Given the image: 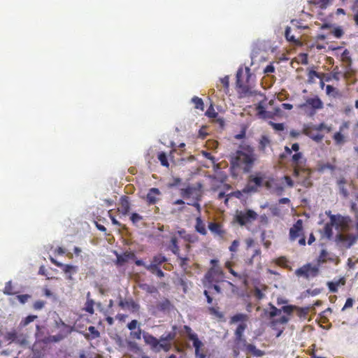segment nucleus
<instances>
[{
  "label": "nucleus",
  "instance_id": "nucleus-57",
  "mask_svg": "<svg viewBox=\"0 0 358 358\" xmlns=\"http://www.w3.org/2000/svg\"><path fill=\"white\" fill-rule=\"evenodd\" d=\"M12 289H13L12 282H11V280H10L6 283L5 288L3 289V293L8 296L13 295V292Z\"/></svg>",
  "mask_w": 358,
  "mask_h": 358
},
{
  "label": "nucleus",
  "instance_id": "nucleus-35",
  "mask_svg": "<svg viewBox=\"0 0 358 358\" xmlns=\"http://www.w3.org/2000/svg\"><path fill=\"white\" fill-rule=\"evenodd\" d=\"M141 289L145 291L146 292L149 294H158V289L154 285H150L146 283L141 284L140 285Z\"/></svg>",
  "mask_w": 358,
  "mask_h": 358
},
{
  "label": "nucleus",
  "instance_id": "nucleus-11",
  "mask_svg": "<svg viewBox=\"0 0 358 358\" xmlns=\"http://www.w3.org/2000/svg\"><path fill=\"white\" fill-rule=\"evenodd\" d=\"M303 231V221L297 220L294 224L289 229V239L293 241L301 236Z\"/></svg>",
  "mask_w": 358,
  "mask_h": 358
},
{
  "label": "nucleus",
  "instance_id": "nucleus-47",
  "mask_svg": "<svg viewBox=\"0 0 358 358\" xmlns=\"http://www.w3.org/2000/svg\"><path fill=\"white\" fill-rule=\"evenodd\" d=\"M201 196L197 195L195 198H193L192 200L187 201L186 203L189 206H192L196 208V210L200 212L201 210V206L199 203V201L200 200Z\"/></svg>",
  "mask_w": 358,
  "mask_h": 358
},
{
  "label": "nucleus",
  "instance_id": "nucleus-27",
  "mask_svg": "<svg viewBox=\"0 0 358 358\" xmlns=\"http://www.w3.org/2000/svg\"><path fill=\"white\" fill-rule=\"evenodd\" d=\"M87 329L89 331L90 334H84L85 338L86 339H95L100 336L99 331L96 329V328L94 326H90Z\"/></svg>",
  "mask_w": 358,
  "mask_h": 358
},
{
  "label": "nucleus",
  "instance_id": "nucleus-38",
  "mask_svg": "<svg viewBox=\"0 0 358 358\" xmlns=\"http://www.w3.org/2000/svg\"><path fill=\"white\" fill-rule=\"evenodd\" d=\"M338 68L336 67L334 69L333 73L331 75L326 74L324 76V80L326 82H330L332 79L336 80H339V73L340 72L338 71Z\"/></svg>",
  "mask_w": 358,
  "mask_h": 358
},
{
  "label": "nucleus",
  "instance_id": "nucleus-31",
  "mask_svg": "<svg viewBox=\"0 0 358 358\" xmlns=\"http://www.w3.org/2000/svg\"><path fill=\"white\" fill-rule=\"evenodd\" d=\"M64 340L63 336L62 335L57 334L55 335H50L48 336L44 337L43 343H57Z\"/></svg>",
  "mask_w": 358,
  "mask_h": 358
},
{
  "label": "nucleus",
  "instance_id": "nucleus-3",
  "mask_svg": "<svg viewBox=\"0 0 358 358\" xmlns=\"http://www.w3.org/2000/svg\"><path fill=\"white\" fill-rule=\"evenodd\" d=\"M324 107V103L318 96L306 99L304 103H300L297 108L303 110L307 116L313 117L318 110Z\"/></svg>",
  "mask_w": 358,
  "mask_h": 358
},
{
  "label": "nucleus",
  "instance_id": "nucleus-49",
  "mask_svg": "<svg viewBox=\"0 0 358 358\" xmlns=\"http://www.w3.org/2000/svg\"><path fill=\"white\" fill-rule=\"evenodd\" d=\"M333 138L336 143V144L338 145L343 144L345 141V137L341 131L336 132L334 134Z\"/></svg>",
  "mask_w": 358,
  "mask_h": 358
},
{
  "label": "nucleus",
  "instance_id": "nucleus-4",
  "mask_svg": "<svg viewBox=\"0 0 358 358\" xmlns=\"http://www.w3.org/2000/svg\"><path fill=\"white\" fill-rule=\"evenodd\" d=\"M258 214L250 208H245L243 210H237L234 216V221L240 226L243 227L256 220Z\"/></svg>",
  "mask_w": 358,
  "mask_h": 358
},
{
  "label": "nucleus",
  "instance_id": "nucleus-36",
  "mask_svg": "<svg viewBox=\"0 0 358 358\" xmlns=\"http://www.w3.org/2000/svg\"><path fill=\"white\" fill-rule=\"evenodd\" d=\"M208 311H209L210 315L215 316V317H217L220 320H224V313L220 312V311H219L217 308H216L215 307H213V306H210V307H208Z\"/></svg>",
  "mask_w": 358,
  "mask_h": 358
},
{
  "label": "nucleus",
  "instance_id": "nucleus-16",
  "mask_svg": "<svg viewBox=\"0 0 358 358\" xmlns=\"http://www.w3.org/2000/svg\"><path fill=\"white\" fill-rule=\"evenodd\" d=\"M168 261L166 257L162 254H159L153 257L151 263L146 266V269H150L154 266H160L163 263Z\"/></svg>",
  "mask_w": 358,
  "mask_h": 358
},
{
  "label": "nucleus",
  "instance_id": "nucleus-42",
  "mask_svg": "<svg viewBox=\"0 0 358 358\" xmlns=\"http://www.w3.org/2000/svg\"><path fill=\"white\" fill-rule=\"evenodd\" d=\"M157 158L163 166H165V167L169 166V160H168V157L165 152H159Z\"/></svg>",
  "mask_w": 358,
  "mask_h": 358
},
{
  "label": "nucleus",
  "instance_id": "nucleus-50",
  "mask_svg": "<svg viewBox=\"0 0 358 358\" xmlns=\"http://www.w3.org/2000/svg\"><path fill=\"white\" fill-rule=\"evenodd\" d=\"M289 318L286 315H281L278 319H274L272 320V325H275L277 324H285L288 322Z\"/></svg>",
  "mask_w": 358,
  "mask_h": 358
},
{
  "label": "nucleus",
  "instance_id": "nucleus-58",
  "mask_svg": "<svg viewBox=\"0 0 358 358\" xmlns=\"http://www.w3.org/2000/svg\"><path fill=\"white\" fill-rule=\"evenodd\" d=\"M329 253L326 249H322L320 251L319 257H318V262L320 264H323L325 262L326 259L328 256Z\"/></svg>",
  "mask_w": 358,
  "mask_h": 358
},
{
  "label": "nucleus",
  "instance_id": "nucleus-64",
  "mask_svg": "<svg viewBox=\"0 0 358 358\" xmlns=\"http://www.w3.org/2000/svg\"><path fill=\"white\" fill-rule=\"evenodd\" d=\"M138 320H132L131 322H129V323H127V327L131 330V331H134V329H136L137 328V327L138 326Z\"/></svg>",
  "mask_w": 358,
  "mask_h": 358
},
{
  "label": "nucleus",
  "instance_id": "nucleus-43",
  "mask_svg": "<svg viewBox=\"0 0 358 358\" xmlns=\"http://www.w3.org/2000/svg\"><path fill=\"white\" fill-rule=\"evenodd\" d=\"M94 304L95 302L94 300H87L84 308L85 311L90 314H93L94 313Z\"/></svg>",
  "mask_w": 358,
  "mask_h": 358
},
{
  "label": "nucleus",
  "instance_id": "nucleus-19",
  "mask_svg": "<svg viewBox=\"0 0 358 358\" xmlns=\"http://www.w3.org/2000/svg\"><path fill=\"white\" fill-rule=\"evenodd\" d=\"M257 109V115L259 117L262 119H271L273 117V114L271 112L266 110L264 106L262 103L258 104Z\"/></svg>",
  "mask_w": 358,
  "mask_h": 358
},
{
  "label": "nucleus",
  "instance_id": "nucleus-26",
  "mask_svg": "<svg viewBox=\"0 0 358 358\" xmlns=\"http://www.w3.org/2000/svg\"><path fill=\"white\" fill-rule=\"evenodd\" d=\"M341 60L345 65L346 69H350L352 65V59L350 56V52L348 49H345L341 55Z\"/></svg>",
  "mask_w": 358,
  "mask_h": 358
},
{
  "label": "nucleus",
  "instance_id": "nucleus-55",
  "mask_svg": "<svg viewBox=\"0 0 358 358\" xmlns=\"http://www.w3.org/2000/svg\"><path fill=\"white\" fill-rule=\"evenodd\" d=\"M38 273L39 275L46 276L48 280H52V279L58 280L59 279L57 277H53V276L50 277V276H48V273H47V270H46L45 267L44 266H43V265L39 267V270H38Z\"/></svg>",
  "mask_w": 358,
  "mask_h": 358
},
{
  "label": "nucleus",
  "instance_id": "nucleus-17",
  "mask_svg": "<svg viewBox=\"0 0 358 358\" xmlns=\"http://www.w3.org/2000/svg\"><path fill=\"white\" fill-rule=\"evenodd\" d=\"M169 249L171 251V252L177 257H179L180 254V248L178 246V237L176 236V234H172L170 243L169 245Z\"/></svg>",
  "mask_w": 358,
  "mask_h": 358
},
{
  "label": "nucleus",
  "instance_id": "nucleus-1",
  "mask_svg": "<svg viewBox=\"0 0 358 358\" xmlns=\"http://www.w3.org/2000/svg\"><path fill=\"white\" fill-rule=\"evenodd\" d=\"M256 159L254 150L251 147L241 146L230 157L231 172L235 169H241L243 173H250Z\"/></svg>",
  "mask_w": 358,
  "mask_h": 358
},
{
  "label": "nucleus",
  "instance_id": "nucleus-10",
  "mask_svg": "<svg viewBox=\"0 0 358 358\" xmlns=\"http://www.w3.org/2000/svg\"><path fill=\"white\" fill-rule=\"evenodd\" d=\"M303 133L316 143H320L324 138V135L316 131L310 124L304 125Z\"/></svg>",
  "mask_w": 358,
  "mask_h": 358
},
{
  "label": "nucleus",
  "instance_id": "nucleus-33",
  "mask_svg": "<svg viewBox=\"0 0 358 358\" xmlns=\"http://www.w3.org/2000/svg\"><path fill=\"white\" fill-rule=\"evenodd\" d=\"M65 274H75L78 271V267L72 264H64L61 267Z\"/></svg>",
  "mask_w": 358,
  "mask_h": 358
},
{
  "label": "nucleus",
  "instance_id": "nucleus-44",
  "mask_svg": "<svg viewBox=\"0 0 358 358\" xmlns=\"http://www.w3.org/2000/svg\"><path fill=\"white\" fill-rule=\"evenodd\" d=\"M268 124L277 132L283 131L285 129L284 123H276L272 121L268 122Z\"/></svg>",
  "mask_w": 358,
  "mask_h": 358
},
{
  "label": "nucleus",
  "instance_id": "nucleus-18",
  "mask_svg": "<svg viewBox=\"0 0 358 358\" xmlns=\"http://www.w3.org/2000/svg\"><path fill=\"white\" fill-rule=\"evenodd\" d=\"M156 308L159 311L165 313L170 311L173 305L169 299H164L163 301L157 302Z\"/></svg>",
  "mask_w": 358,
  "mask_h": 358
},
{
  "label": "nucleus",
  "instance_id": "nucleus-46",
  "mask_svg": "<svg viewBox=\"0 0 358 358\" xmlns=\"http://www.w3.org/2000/svg\"><path fill=\"white\" fill-rule=\"evenodd\" d=\"M152 273L156 275L158 278H162L164 277V272L161 269L160 266H154L150 269H148Z\"/></svg>",
  "mask_w": 358,
  "mask_h": 358
},
{
  "label": "nucleus",
  "instance_id": "nucleus-23",
  "mask_svg": "<svg viewBox=\"0 0 358 358\" xmlns=\"http://www.w3.org/2000/svg\"><path fill=\"white\" fill-rule=\"evenodd\" d=\"M196 192V188L194 186L188 185L185 188L180 189V194L183 198L189 199Z\"/></svg>",
  "mask_w": 358,
  "mask_h": 358
},
{
  "label": "nucleus",
  "instance_id": "nucleus-15",
  "mask_svg": "<svg viewBox=\"0 0 358 358\" xmlns=\"http://www.w3.org/2000/svg\"><path fill=\"white\" fill-rule=\"evenodd\" d=\"M161 194L159 189L156 187H152L149 189L147 196L146 200L148 204L153 205L155 204L157 199V196H159Z\"/></svg>",
  "mask_w": 358,
  "mask_h": 358
},
{
  "label": "nucleus",
  "instance_id": "nucleus-12",
  "mask_svg": "<svg viewBox=\"0 0 358 358\" xmlns=\"http://www.w3.org/2000/svg\"><path fill=\"white\" fill-rule=\"evenodd\" d=\"M346 280L345 277H341L337 280L327 282V286L330 292H338V287L345 284Z\"/></svg>",
  "mask_w": 358,
  "mask_h": 358
},
{
  "label": "nucleus",
  "instance_id": "nucleus-40",
  "mask_svg": "<svg viewBox=\"0 0 358 358\" xmlns=\"http://www.w3.org/2000/svg\"><path fill=\"white\" fill-rule=\"evenodd\" d=\"M192 102L195 105V108L203 110L204 103L201 98L194 96L192 98Z\"/></svg>",
  "mask_w": 358,
  "mask_h": 358
},
{
  "label": "nucleus",
  "instance_id": "nucleus-37",
  "mask_svg": "<svg viewBox=\"0 0 358 358\" xmlns=\"http://www.w3.org/2000/svg\"><path fill=\"white\" fill-rule=\"evenodd\" d=\"M326 94L333 97H336L339 94V91L337 88L331 85H326Z\"/></svg>",
  "mask_w": 358,
  "mask_h": 358
},
{
  "label": "nucleus",
  "instance_id": "nucleus-7",
  "mask_svg": "<svg viewBox=\"0 0 358 358\" xmlns=\"http://www.w3.org/2000/svg\"><path fill=\"white\" fill-rule=\"evenodd\" d=\"M320 272L319 266L312 265L310 263H308L297 268L295 271V274L298 277H303L306 279H309L310 278L316 277Z\"/></svg>",
  "mask_w": 358,
  "mask_h": 358
},
{
  "label": "nucleus",
  "instance_id": "nucleus-20",
  "mask_svg": "<svg viewBox=\"0 0 358 358\" xmlns=\"http://www.w3.org/2000/svg\"><path fill=\"white\" fill-rule=\"evenodd\" d=\"M248 318L249 317H248V315H246L245 313H237L231 317L230 323L231 324H237V323L242 324V322L246 323Z\"/></svg>",
  "mask_w": 358,
  "mask_h": 358
},
{
  "label": "nucleus",
  "instance_id": "nucleus-24",
  "mask_svg": "<svg viewBox=\"0 0 358 358\" xmlns=\"http://www.w3.org/2000/svg\"><path fill=\"white\" fill-rule=\"evenodd\" d=\"M38 318V316L36 315L29 314L27 317L22 319L20 321L17 329H22V328L27 326L31 322H34L36 319Z\"/></svg>",
  "mask_w": 358,
  "mask_h": 358
},
{
  "label": "nucleus",
  "instance_id": "nucleus-13",
  "mask_svg": "<svg viewBox=\"0 0 358 358\" xmlns=\"http://www.w3.org/2000/svg\"><path fill=\"white\" fill-rule=\"evenodd\" d=\"M243 350H244L247 353L252 355L255 357H262L264 355V351L257 349L254 344L248 343V342L245 343Z\"/></svg>",
  "mask_w": 358,
  "mask_h": 358
},
{
  "label": "nucleus",
  "instance_id": "nucleus-54",
  "mask_svg": "<svg viewBox=\"0 0 358 358\" xmlns=\"http://www.w3.org/2000/svg\"><path fill=\"white\" fill-rule=\"evenodd\" d=\"M292 29L290 27H287L285 30V36L288 41H295L296 38L294 35H291Z\"/></svg>",
  "mask_w": 358,
  "mask_h": 358
},
{
  "label": "nucleus",
  "instance_id": "nucleus-6",
  "mask_svg": "<svg viewBox=\"0 0 358 358\" xmlns=\"http://www.w3.org/2000/svg\"><path fill=\"white\" fill-rule=\"evenodd\" d=\"M183 333L186 338L192 341V346L194 348V353L205 351L203 342L199 339L197 334L195 333L189 326L185 325L183 327Z\"/></svg>",
  "mask_w": 358,
  "mask_h": 358
},
{
  "label": "nucleus",
  "instance_id": "nucleus-29",
  "mask_svg": "<svg viewBox=\"0 0 358 358\" xmlns=\"http://www.w3.org/2000/svg\"><path fill=\"white\" fill-rule=\"evenodd\" d=\"M208 227V229L215 234L221 236L224 234V231L222 229L221 226L215 222H209Z\"/></svg>",
  "mask_w": 358,
  "mask_h": 358
},
{
  "label": "nucleus",
  "instance_id": "nucleus-45",
  "mask_svg": "<svg viewBox=\"0 0 358 358\" xmlns=\"http://www.w3.org/2000/svg\"><path fill=\"white\" fill-rule=\"evenodd\" d=\"M177 257L180 260V267L185 271H186L188 269V268H189L187 262L189 260V258L187 257H181L180 254H179V257Z\"/></svg>",
  "mask_w": 358,
  "mask_h": 358
},
{
  "label": "nucleus",
  "instance_id": "nucleus-41",
  "mask_svg": "<svg viewBox=\"0 0 358 358\" xmlns=\"http://www.w3.org/2000/svg\"><path fill=\"white\" fill-rule=\"evenodd\" d=\"M126 344L128 349L134 352H138L141 350L140 347L135 341H132L130 340L126 341Z\"/></svg>",
  "mask_w": 358,
  "mask_h": 358
},
{
  "label": "nucleus",
  "instance_id": "nucleus-30",
  "mask_svg": "<svg viewBox=\"0 0 358 358\" xmlns=\"http://www.w3.org/2000/svg\"><path fill=\"white\" fill-rule=\"evenodd\" d=\"M195 230L201 235L207 234L206 226L199 217L196 219Z\"/></svg>",
  "mask_w": 358,
  "mask_h": 358
},
{
  "label": "nucleus",
  "instance_id": "nucleus-34",
  "mask_svg": "<svg viewBox=\"0 0 358 358\" xmlns=\"http://www.w3.org/2000/svg\"><path fill=\"white\" fill-rule=\"evenodd\" d=\"M59 329L60 330H59V332L58 334L62 335V336H63V338L64 339L69 334H71L72 331H74V327H71V326L65 324Z\"/></svg>",
  "mask_w": 358,
  "mask_h": 358
},
{
  "label": "nucleus",
  "instance_id": "nucleus-63",
  "mask_svg": "<svg viewBox=\"0 0 358 358\" xmlns=\"http://www.w3.org/2000/svg\"><path fill=\"white\" fill-rule=\"evenodd\" d=\"M143 331H142L141 329L138 327L137 331H131L130 336L136 339L139 340L141 338V336H143Z\"/></svg>",
  "mask_w": 358,
  "mask_h": 358
},
{
  "label": "nucleus",
  "instance_id": "nucleus-22",
  "mask_svg": "<svg viewBox=\"0 0 358 358\" xmlns=\"http://www.w3.org/2000/svg\"><path fill=\"white\" fill-rule=\"evenodd\" d=\"M120 203L122 208V214L124 215H127L130 210V202L129 197L127 196H122L120 198Z\"/></svg>",
  "mask_w": 358,
  "mask_h": 358
},
{
  "label": "nucleus",
  "instance_id": "nucleus-14",
  "mask_svg": "<svg viewBox=\"0 0 358 358\" xmlns=\"http://www.w3.org/2000/svg\"><path fill=\"white\" fill-rule=\"evenodd\" d=\"M268 305L269 310L265 309L264 313L271 317H274L280 315L282 311L288 312L287 306H283L281 309H279L276 308L274 305H273L271 303H269Z\"/></svg>",
  "mask_w": 358,
  "mask_h": 358
},
{
  "label": "nucleus",
  "instance_id": "nucleus-52",
  "mask_svg": "<svg viewBox=\"0 0 358 358\" xmlns=\"http://www.w3.org/2000/svg\"><path fill=\"white\" fill-rule=\"evenodd\" d=\"M246 328H247L246 323L242 322V324H238L235 330L234 334L238 335V336H243L244 331Z\"/></svg>",
  "mask_w": 358,
  "mask_h": 358
},
{
  "label": "nucleus",
  "instance_id": "nucleus-62",
  "mask_svg": "<svg viewBox=\"0 0 358 358\" xmlns=\"http://www.w3.org/2000/svg\"><path fill=\"white\" fill-rule=\"evenodd\" d=\"M45 302L42 300L36 301L33 304V308L36 310H41L45 306Z\"/></svg>",
  "mask_w": 358,
  "mask_h": 358
},
{
  "label": "nucleus",
  "instance_id": "nucleus-48",
  "mask_svg": "<svg viewBox=\"0 0 358 358\" xmlns=\"http://www.w3.org/2000/svg\"><path fill=\"white\" fill-rule=\"evenodd\" d=\"M206 282H204V287L212 289V285H215L214 282H217L219 281L218 279H215L214 278H209L207 275H205Z\"/></svg>",
  "mask_w": 358,
  "mask_h": 358
},
{
  "label": "nucleus",
  "instance_id": "nucleus-61",
  "mask_svg": "<svg viewBox=\"0 0 358 358\" xmlns=\"http://www.w3.org/2000/svg\"><path fill=\"white\" fill-rule=\"evenodd\" d=\"M206 115L209 117H217L218 116V113L215 112L213 106L211 104L210 107L207 109L206 112Z\"/></svg>",
  "mask_w": 358,
  "mask_h": 358
},
{
  "label": "nucleus",
  "instance_id": "nucleus-32",
  "mask_svg": "<svg viewBox=\"0 0 358 358\" xmlns=\"http://www.w3.org/2000/svg\"><path fill=\"white\" fill-rule=\"evenodd\" d=\"M333 227H334L331 223H327L323 227V234L328 240H331L333 238Z\"/></svg>",
  "mask_w": 358,
  "mask_h": 358
},
{
  "label": "nucleus",
  "instance_id": "nucleus-59",
  "mask_svg": "<svg viewBox=\"0 0 358 358\" xmlns=\"http://www.w3.org/2000/svg\"><path fill=\"white\" fill-rule=\"evenodd\" d=\"M143 219V216L136 212H133L130 215V220L134 224H136L138 221Z\"/></svg>",
  "mask_w": 358,
  "mask_h": 358
},
{
  "label": "nucleus",
  "instance_id": "nucleus-9",
  "mask_svg": "<svg viewBox=\"0 0 358 358\" xmlns=\"http://www.w3.org/2000/svg\"><path fill=\"white\" fill-rule=\"evenodd\" d=\"M143 338L145 343L150 346V348L153 352H160V348H162V346L159 343L158 338L145 331H143Z\"/></svg>",
  "mask_w": 358,
  "mask_h": 358
},
{
  "label": "nucleus",
  "instance_id": "nucleus-60",
  "mask_svg": "<svg viewBox=\"0 0 358 358\" xmlns=\"http://www.w3.org/2000/svg\"><path fill=\"white\" fill-rule=\"evenodd\" d=\"M332 34L336 38H341L343 35V29L339 26L334 27L332 30Z\"/></svg>",
  "mask_w": 358,
  "mask_h": 358
},
{
  "label": "nucleus",
  "instance_id": "nucleus-28",
  "mask_svg": "<svg viewBox=\"0 0 358 358\" xmlns=\"http://www.w3.org/2000/svg\"><path fill=\"white\" fill-rule=\"evenodd\" d=\"M158 342L161 345V346H162V348H160V351L162 350L164 352H168L171 350V344L168 343V341L164 334L159 337V338L158 339Z\"/></svg>",
  "mask_w": 358,
  "mask_h": 358
},
{
  "label": "nucleus",
  "instance_id": "nucleus-21",
  "mask_svg": "<svg viewBox=\"0 0 358 358\" xmlns=\"http://www.w3.org/2000/svg\"><path fill=\"white\" fill-rule=\"evenodd\" d=\"M206 275L209 278H214L216 279V277L222 278L224 276V273L219 266H212Z\"/></svg>",
  "mask_w": 358,
  "mask_h": 358
},
{
  "label": "nucleus",
  "instance_id": "nucleus-8",
  "mask_svg": "<svg viewBox=\"0 0 358 358\" xmlns=\"http://www.w3.org/2000/svg\"><path fill=\"white\" fill-rule=\"evenodd\" d=\"M326 214L330 220V223L334 225L336 230H340L342 227L352 222L350 216H343L341 214L334 215L330 210L327 211Z\"/></svg>",
  "mask_w": 358,
  "mask_h": 358
},
{
  "label": "nucleus",
  "instance_id": "nucleus-51",
  "mask_svg": "<svg viewBox=\"0 0 358 358\" xmlns=\"http://www.w3.org/2000/svg\"><path fill=\"white\" fill-rule=\"evenodd\" d=\"M270 143V140L268 137L266 135L262 136L259 140V148L261 150H264L265 148Z\"/></svg>",
  "mask_w": 358,
  "mask_h": 358
},
{
  "label": "nucleus",
  "instance_id": "nucleus-25",
  "mask_svg": "<svg viewBox=\"0 0 358 358\" xmlns=\"http://www.w3.org/2000/svg\"><path fill=\"white\" fill-rule=\"evenodd\" d=\"M292 162L294 164L300 166L306 162V159L301 152H296L292 155Z\"/></svg>",
  "mask_w": 358,
  "mask_h": 358
},
{
  "label": "nucleus",
  "instance_id": "nucleus-39",
  "mask_svg": "<svg viewBox=\"0 0 358 358\" xmlns=\"http://www.w3.org/2000/svg\"><path fill=\"white\" fill-rule=\"evenodd\" d=\"M35 337L36 339L38 341H43L44 339V331H43V327L41 325H36V333H35Z\"/></svg>",
  "mask_w": 358,
  "mask_h": 358
},
{
  "label": "nucleus",
  "instance_id": "nucleus-56",
  "mask_svg": "<svg viewBox=\"0 0 358 358\" xmlns=\"http://www.w3.org/2000/svg\"><path fill=\"white\" fill-rule=\"evenodd\" d=\"M31 297V296L28 294H19L17 296V299L21 304H24Z\"/></svg>",
  "mask_w": 358,
  "mask_h": 358
},
{
  "label": "nucleus",
  "instance_id": "nucleus-5",
  "mask_svg": "<svg viewBox=\"0 0 358 358\" xmlns=\"http://www.w3.org/2000/svg\"><path fill=\"white\" fill-rule=\"evenodd\" d=\"M21 329H11L5 334V338L10 343H14L20 347L25 348L29 345V336L27 334L20 333Z\"/></svg>",
  "mask_w": 358,
  "mask_h": 358
},
{
  "label": "nucleus",
  "instance_id": "nucleus-53",
  "mask_svg": "<svg viewBox=\"0 0 358 358\" xmlns=\"http://www.w3.org/2000/svg\"><path fill=\"white\" fill-rule=\"evenodd\" d=\"M117 259H116L115 264L117 266H123L128 262L126 255L122 252L121 255H118Z\"/></svg>",
  "mask_w": 358,
  "mask_h": 358
},
{
  "label": "nucleus",
  "instance_id": "nucleus-2",
  "mask_svg": "<svg viewBox=\"0 0 358 358\" xmlns=\"http://www.w3.org/2000/svg\"><path fill=\"white\" fill-rule=\"evenodd\" d=\"M266 176L262 172H256L248 177V183L242 189V192L251 194L258 191L259 188L264 185Z\"/></svg>",
  "mask_w": 358,
  "mask_h": 358
}]
</instances>
